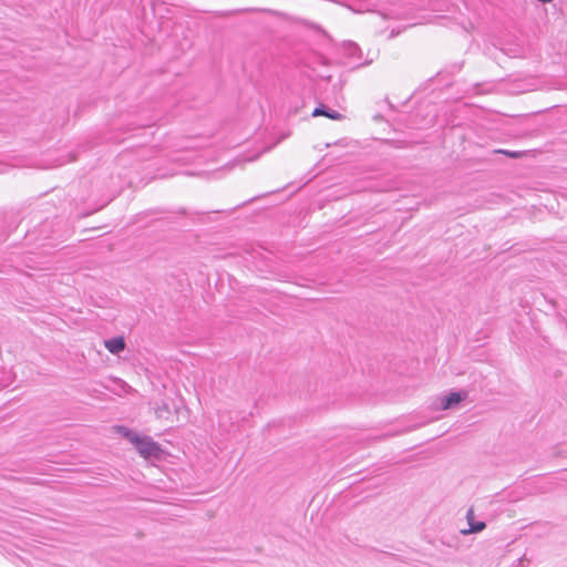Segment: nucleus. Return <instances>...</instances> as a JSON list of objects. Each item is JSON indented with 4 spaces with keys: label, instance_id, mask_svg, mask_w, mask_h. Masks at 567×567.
Returning a JSON list of instances; mask_svg holds the SVG:
<instances>
[{
    "label": "nucleus",
    "instance_id": "obj_6",
    "mask_svg": "<svg viewBox=\"0 0 567 567\" xmlns=\"http://www.w3.org/2000/svg\"><path fill=\"white\" fill-rule=\"evenodd\" d=\"M497 152L502 153L508 157H512V158H519V157L525 156V152H511V151H505V150H499Z\"/></svg>",
    "mask_w": 567,
    "mask_h": 567
},
{
    "label": "nucleus",
    "instance_id": "obj_4",
    "mask_svg": "<svg viewBox=\"0 0 567 567\" xmlns=\"http://www.w3.org/2000/svg\"><path fill=\"white\" fill-rule=\"evenodd\" d=\"M462 400L463 396L461 395V393L453 392L445 399L442 408L444 410H447L451 406L458 404Z\"/></svg>",
    "mask_w": 567,
    "mask_h": 567
},
{
    "label": "nucleus",
    "instance_id": "obj_5",
    "mask_svg": "<svg viewBox=\"0 0 567 567\" xmlns=\"http://www.w3.org/2000/svg\"><path fill=\"white\" fill-rule=\"evenodd\" d=\"M114 431L123 435L125 439H127L132 444L135 440H137L138 434L132 432L125 426H115Z\"/></svg>",
    "mask_w": 567,
    "mask_h": 567
},
{
    "label": "nucleus",
    "instance_id": "obj_1",
    "mask_svg": "<svg viewBox=\"0 0 567 567\" xmlns=\"http://www.w3.org/2000/svg\"><path fill=\"white\" fill-rule=\"evenodd\" d=\"M134 446L137 449L140 455L144 458L157 457L161 454L159 445L148 436H137L134 441Z\"/></svg>",
    "mask_w": 567,
    "mask_h": 567
},
{
    "label": "nucleus",
    "instance_id": "obj_7",
    "mask_svg": "<svg viewBox=\"0 0 567 567\" xmlns=\"http://www.w3.org/2000/svg\"><path fill=\"white\" fill-rule=\"evenodd\" d=\"M326 117L333 121H340L343 118V115L337 111H326Z\"/></svg>",
    "mask_w": 567,
    "mask_h": 567
},
{
    "label": "nucleus",
    "instance_id": "obj_2",
    "mask_svg": "<svg viewBox=\"0 0 567 567\" xmlns=\"http://www.w3.org/2000/svg\"><path fill=\"white\" fill-rule=\"evenodd\" d=\"M105 348L112 353H120L125 349V341L122 337L113 338L104 342Z\"/></svg>",
    "mask_w": 567,
    "mask_h": 567
},
{
    "label": "nucleus",
    "instance_id": "obj_3",
    "mask_svg": "<svg viewBox=\"0 0 567 567\" xmlns=\"http://www.w3.org/2000/svg\"><path fill=\"white\" fill-rule=\"evenodd\" d=\"M466 518H467L471 527H470V529L462 530L463 534L477 533L485 528V523H483V522L473 523L474 511L472 508L467 512Z\"/></svg>",
    "mask_w": 567,
    "mask_h": 567
},
{
    "label": "nucleus",
    "instance_id": "obj_8",
    "mask_svg": "<svg viewBox=\"0 0 567 567\" xmlns=\"http://www.w3.org/2000/svg\"><path fill=\"white\" fill-rule=\"evenodd\" d=\"M312 116H313V117H317V116H326V110H323L322 107H316V109L312 111Z\"/></svg>",
    "mask_w": 567,
    "mask_h": 567
}]
</instances>
